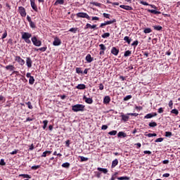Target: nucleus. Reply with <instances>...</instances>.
<instances>
[{
  "instance_id": "nucleus-26",
  "label": "nucleus",
  "mask_w": 180,
  "mask_h": 180,
  "mask_svg": "<svg viewBox=\"0 0 180 180\" xmlns=\"http://www.w3.org/2000/svg\"><path fill=\"white\" fill-rule=\"evenodd\" d=\"M124 41H127L128 44H130V43H131V39H130L129 37H124Z\"/></svg>"
},
{
  "instance_id": "nucleus-13",
  "label": "nucleus",
  "mask_w": 180,
  "mask_h": 180,
  "mask_svg": "<svg viewBox=\"0 0 180 180\" xmlns=\"http://www.w3.org/2000/svg\"><path fill=\"white\" fill-rule=\"evenodd\" d=\"M84 29L85 30H86V29H96V25H91V24L87 23L86 25V27H84Z\"/></svg>"
},
{
  "instance_id": "nucleus-37",
  "label": "nucleus",
  "mask_w": 180,
  "mask_h": 180,
  "mask_svg": "<svg viewBox=\"0 0 180 180\" xmlns=\"http://www.w3.org/2000/svg\"><path fill=\"white\" fill-rule=\"evenodd\" d=\"M115 22H116V19H113L110 21H106L105 23H106V25H112V23H115Z\"/></svg>"
},
{
  "instance_id": "nucleus-56",
  "label": "nucleus",
  "mask_w": 180,
  "mask_h": 180,
  "mask_svg": "<svg viewBox=\"0 0 180 180\" xmlns=\"http://www.w3.org/2000/svg\"><path fill=\"white\" fill-rule=\"evenodd\" d=\"M6 36H8V32H5L3 34L1 39H6Z\"/></svg>"
},
{
  "instance_id": "nucleus-15",
  "label": "nucleus",
  "mask_w": 180,
  "mask_h": 180,
  "mask_svg": "<svg viewBox=\"0 0 180 180\" xmlns=\"http://www.w3.org/2000/svg\"><path fill=\"white\" fill-rule=\"evenodd\" d=\"M86 61H87V63H92V61H94V58L91 56V54H88L86 56Z\"/></svg>"
},
{
  "instance_id": "nucleus-54",
  "label": "nucleus",
  "mask_w": 180,
  "mask_h": 180,
  "mask_svg": "<svg viewBox=\"0 0 180 180\" xmlns=\"http://www.w3.org/2000/svg\"><path fill=\"white\" fill-rule=\"evenodd\" d=\"M140 4H141V5H144L145 6H148V5H150L146 1H141Z\"/></svg>"
},
{
  "instance_id": "nucleus-9",
  "label": "nucleus",
  "mask_w": 180,
  "mask_h": 180,
  "mask_svg": "<svg viewBox=\"0 0 180 180\" xmlns=\"http://www.w3.org/2000/svg\"><path fill=\"white\" fill-rule=\"evenodd\" d=\"M32 63H33V61H32V58H30L29 57L26 58V64H27V67H28V68H32Z\"/></svg>"
},
{
  "instance_id": "nucleus-25",
  "label": "nucleus",
  "mask_w": 180,
  "mask_h": 180,
  "mask_svg": "<svg viewBox=\"0 0 180 180\" xmlns=\"http://www.w3.org/2000/svg\"><path fill=\"white\" fill-rule=\"evenodd\" d=\"M148 12L153 13L154 15H160V13H161V12L157 11L156 10H148Z\"/></svg>"
},
{
  "instance_id": "nucleus-24",
  "label": "nucleus",
  "mask_w": 180,
  "mask_h": 180,
  "mask_svg": "<svg viewBox=\"0 0 180 180\" xmlns=\"http://www.w3.org/2000/svg\"><path fill=\"white\" fill-rule=\"evenodd\" d=\"M118 137H127V134L123 131H120L117 134Z\"/></svg>"
},
{
  "instance_id": "nucleus-20",
  "label": "nucleus",
  "mask_w": 180,
  "mask_h": 180,
  "mask_svg": "<svg viewBox=\"0 0 180 180\" xmlns=\"http://www.w3.org/2000/svg\"><path fill=\"white\" fill-rule=\"evenodd\" d=\"M55 6L57 5H64V0H56V1L54 4Z\"/></svg>"
},
{
  "instance_id": "nucleus-29",
  "label": "nucleus",
  "mask_w": 180,
  "mask_h": 180,
  "mask_svg": "<svg viewBox=\"0 0 180 180\" xmlns=\"http://www.w3.org/2000/svg\"><path fill=\"white\" fill-rule=\"evenodd\" d=\"M29 84H30V85H33V84H34V77H33V76L30 77Z\"/></svg>"
},
{
  "instance_id": "nucleus-35",
  "label": "nucleus",
  "mask_w": 180,
  "mask_h": 180,
  "mask_svg": "<svg viewBox=\"0 0 180 180\" xmlns=\"http://www.w3.org/2000/svg\"><path fill=\"white\" fill-rule=\"evenodd\" d=\"M62 167L63 168H70V163L69 162H65L62 165Z\"/></svg>"
},
{
  "instance_id": "nucleus-43",
  "label": "nucleus",
  "mask_w": 180,
  "mask_h": 180,
  "mask_svg": "<svg viewBox=\"0 0 180 180\" xmlns=\"http://www.w3.org/2000/svg\"><path fill=\"white\" fill-rule=\"evenodd\" d=\"M162 141H164L163 138H158L155 141V143H161Z\"/></svg>"
},
{
  "instance_id": "nucleus-57",
  "label": "nucleus",
  "mask_w": 180,
  "mask_h": 180,
  "mask_svg": "<svg viewBox=\"0 0 180 180\" xmlns=\"http://www.w3.org/2000/svg\"><path fill=\"white\" fill-rule=\"evenodd\" d=\"M11 155H15V154H18V150H15L13 152L10 153Z\"/></svg>"
},
{
  "instance_id": "nucleus-45",
  "label": "nucleus",
  "mask_w": 180,
  "mask_h": 180,
  "mask_svg": "<svg viewBox=\"0 0 180 180\" xmlns=\"http://www.w3.org/2000/svg\"><path fill=\"white\" fill-rule=\"evenodd\" d=\"M171 136H172V132H169V131H166L165 132V136L166 137H171Z\"/></svg>"
},
{
  "instance_id": "nucleus-61",
  "label": "nucleus",
  "mask_w": 180,
  "mask_h": 180,
  "mask_svg": "<svg viewBox=\"0 0 180 180\" xmlns=\"http://www.w3.org/2000/svg\"><path fill=\"white\" fill-rule=\"evenodd\" d=\"M103 88H104L103 84H100V85H99V89H100L101 91H103Z\"/></svg>"
},
{
  "instance_id": "nucleus-33",
  "label": "nucleus",
  "mask_w": 180,
  "mask_h": 180,
  "mask_svg": "<svg viewBox=\"0 0 180 180\" xmlns=\"http://www.w3.org/2000/svg\"><path fill=\"white\" fill-rule=\"evenodd\" d=\"M108 134L110 136H116V134H117V131H115V130L111 131L108 132Z\"/></svg>"
},
{
  "instance_id": "nucleus-59",
  "label": "nucleus",
  "mask_w": 180,
  "mask_h": 180,
  "mask_svg": "<svg viewBox=\"0 0 180 180\" xmlns=\"http://www.w3.org/2000/svg\"><path fill=\"white\" fill-rule=\"evenodd\" d=\"M164 112V109L162 108H160L158 109V113H163Z\"/></svg>"
},
{
  "instance_id": "nucleus-47",
  "label": "nucleus",
  "mask_w": 180,
  "mask_h": 180,
  "mask_svg": "<svg viewBox=\"0 0 180 180\" xmlns=\"http://www.w3.org/2000/svg\"><path fill=\"white\" fill-rule=\"evenodd\" d=\"M172 113H174V115H178L179 113V112L178 111V110L176 109H173L172 111H171Z\"/></svg>"
},
{
  "instance_id": "nucleus-18",
  "label": "nucleus",
  "mask_w": 180,
  "mask_h": 180,
  "mask_svg": "<svg viewBox=\"0 0 180 180\" xmlns=\"http://www.w3.org/2000/svg\"><path fill=\"white\" fill-rule=\"evenodd\" d=\"M6 70H8V71H13V70H15V66L13 65H7L6 66Z\"/></svg>"
},
{
  "instance_id": "nucleus-41",
  "label": "nucleus",
  "mask_w": 180,
  "mask_h": 180,
  "mask_svg": "<svg viewBox=\"0 0 180 180\" xmlns=\"http://www.w3.org/2000/svg\"><path fill=\"white\" fill-rule=\"evenodd\" d=\"M103 15L104 16V18H106V19H110V14H108L106 13H103Z\"/></svg>"
},
{
  "instance_id": "nucleus-34",
  "label": "nucleus",
  "mask_w": 180,
  "mask_h": 180,
  "mask_svg": "<svg viewBox=\"0 0 180 180\" xmlns=\"http://www.w3.org/2000/svg\"><path fill=\"white\" fill-rule=\"evenodd\" d=\"M109 36H110V34L109 32H106L101 35V37H103V39H106V37H109Z\"/></svg>"
},
{
  "instance_id": "nucleus-5",
  "label": "nucleus",
  "mask_w": 180,
  "mask_h": 180,
  "mask_svg": "<svg viewBox=\"0 0 180 180\" xmlns=\"http://www.w3.org/2000/svg\"><path fill=\"white\" fill-rule=\"evenodd\" d=\"M15 61H17V63H19L20 65H25V60L20 58V56H15Z\"/></svg>"
},
{
  "instance_id": "nucleus-38",
  "label": "nucleus",
  "mask_w": 180,
  "mask_h": 180,
  "mask_svg": "<svg viewBox=\"0 0 180 180\" xmlns=\"http://www.w3.org/2000/svg\"><path fill=\"white\" fill-rule=\"evenodd\" d=\"M25 103H26V105H27V107L29 109H33V105H32V103L30 101H28Z\"/></svg>"
},
{
  "instance_id": "nucleus-12",
  "label": "nucleus",
  "mask_w": 180,
  "mask_h": 180,
  "mask_svg": "<svg viewBox=\"0 0 180 180\" xmlns=\"http://www.w3.org/2000/svg\"><path fill=\"white\" fill-rule=\"evenodd\" d=\"M111 53L113 54V56H117V54H119V49H116V47H112L111 49Z\"/></svg>"
},
{
  "instance_id": "nucleus-1",
  "label": "nucleus",
  "mask_w": 180,
  "mask_h": 180,
  "mask_svg": "<svg viewBox=\"0 0 180 180\" xmlns=\"http://www.w3.org/2000/svg\"><path fill=\"white\" fill-rule=\"evenodd\" d=\"M30 37H32V34L29 32H22V39L27 43V44H30L32 41H30Z\"/></svg>"
},
{
  "instance_id": "nucleus-14",
  "label": "nucleus",
  "mask_w": 180,
  "mask_h": 180,
  "mask_svg": "<svg viewBox=\"0 0 180 180\" xmlns=\"http://www.w3.org/2000/svg\"><path fill=\"white\" fill-rule=\"evenodd\" d=\"M110 102V97L109 96H105L103 99V103L108 105Z\"/></svg>"
},
{
  "instance_id": "nucleus-3",
  "label": "nucleus",
  "mask_w": 180,
  "mask_h": 180,
  "mask_svg": "<svg viewBox=\"0 0 180 180\" xmlns=\"http://www.w3.org/2000/svg\"><path fill=\"white\" fill-rule=\"evenodd\" d=\"M34 46H36L37 47H40V46H41V41L40 40H38L37 39V37H33L32 39H31Z\"/></svg>"
},
{
  "instance_id": "nucleus-7",
  "label": "nucleus",
  "mask_w": 180,
  "mask_h": 180,
  "mask_svg": "<svg viewBox=\"0 0 180 180\" xmlns=\"http://www.w3.org/2000/svg\"><path fill=\"white\" fill-rule=\"evenodd\" d=\"M18 11L21 16H22L23 18L26 16V10L22 6L18 7Z\"/></svg>"
},
{
  "instance_id": "nucleus-27",
  "label": "nucleus",
  "mask_w": 180,
  "mask_h": 180,
  "mask_svg": "<svg viewBox=\"0 0 180 180\" xmlns=\"http://www.w3.org/2000/svg\"><path fill=\"white\" fill-rule=\"evenodd\" d=\"M117 179H118V180H130V177L121 176V177H117Z\"/></svg>"
},
{
  "instance_id": "nucleus-49",
  "label": "nucleus",
  "mask_w": 180,
  "mask_h": 180,
  "mask_svg": "<svg viewBox=\"0 0 180 180\" xmlns=\"http://www.w3.org/2000/svg\"><path fill=\"white\" fill-rule=\"evenodd\" d=\"M39 50V51H46V50H47V46L41 47Z\"/></svg>"
},
{
  "instance_id": "nucleus-10",
  "label": "nucleus",
  "mask_w": 180,
  "mask_h": 180,
  "mask_svg": "<svg viewBox=\"0 0 180 180\" xmlns=\"http://www.w3.org/2000/svg\"><path fill=\"white\" fill-rule=\"evenodd\" d=\"M120 7L122 9H125V11H133V7L129 6L120 5Z\"/></svg>"
},
{
  "instance_id": "nucleus-31",
  "label": "nucleus",
  "mask_w": 180,
  "mask_h": 180,
  "mask_svg": "<svg viewBox=\"0 0 180 180\" xmlns=\"http://www.w3.org/2000/svg\"><path fill=\"white\" fill-rule=\"evenodd\" d=\"M151 117H154V115H153V113H149L144 117V119H151Z\"/></svg>"
},
{
  "instance_id": "nucleus-50",
  "label": "nucleus",
  "mask_w": 180,
  "mask_h": 180,
  "mask_svg": "<svg viewBox=\"0 0 180 180\" xmlns=\"http://www.w3.org/2000/svg\"><path fill=\"white\" fill-rule=\"evenodd\" d=\"M91 5H94L95 6H101V3H98V2H92L91 3Z\"/></svg>"
},
{
  "instance_id": "nucleus-48",
  "label": "nucleus",
  "mask_w": 180,
  "mask_h": 180,
  "mask_svg": "<svg viewBox=\"0 0 180 180\" xmlns=\"http://www.w3.org/2000/svg\"><path fill=\"white\" fill-rule=\"evenodd\" d=\"M77 28H70L69 30V32H72V33H77Z\"/></svg>"
},
{
  "instance_id": "nucleus-4",
  "label": "nucleus",
  "mask_w": 180,
  "mask_h": 180,
  "mask_svg": "<svg viewBox=\"0 0 180 180\" xmlns=\"http://www.w3.org/2000/svg\"><path fill=\"white\" fill-rule=\"evenodd\" d=\"M77 18H84L85 19H88V20H91V17L86 13H77Z\"/></svg>"
},
{
  "instance_id": "nucleus-62",
  "label": "nucleus",
  "mask_w": 180,
  "mask_h": 180,
  "mask_svg": "<svg viewBox=\"0 0 180 180\" xmlns=\"http://www.w3.org/2000/svg\"><path fill=\"white\" fill-rule=\"evenodd\" d=\"M143 153L144 154H151V151H150V150H145V151H143Z\"/></svg>"
},
{
  "instance_id": "nucleus-2",
  "label": "nucleus",
  "mask_w": 180,
  "mask_h": 180,
  "mask_svg": "<svg viewBox=\"0 0 180 180\" xmlns=\"http://www.w3.org/2000/svg\"><path fill=\"white\" fill-rule=\"evenodd\" d=\"M85 109V105L82 104H76L72 106V110L73 112H84Z\"/></svg>"
},
{
  "instance_id": "nucleus-11",
  "label": "nucleus",
  "mask_w": 180,
  "mask_h": 180,
  "mask_svg": "<svg viewBox=\"0 0 180 180\" xmlns=\"http://www.w3.org/2000/svg\"><path fill=\"white\" fill-rule=\"evenodd\" d=\"M83 99H84L86 103L91 104V103H93V102H94V100H92V98H87L85 96L83 97Z\"/></svg>"
},
{
  "instance_id": "nucleus-55",
  "label": "nucleus",
  "mask_w": 180,
  "mask_h": 180,
  "mask_svg": "<svg viewBox=\"0 0 180 180\" xmlns=\"http://www.w3.org/2000/svg\"><path fill=\"white\" fill-rule=\"evenodd\" d=\"M139 45V41H135L131 44V46H138Z\"/></svg>"
},
{
  "instance_id": "nucleus-30",
  "label": "nucleus",
  "mask_w": 180,
  "mask_h": 180,
  "mask_svg": "<svg viewBox=\"0 0 180 180\" xmlns=\"http://www.w3.org/2000/svg\"><path fill=\"white\" fill-rule=\"evenodd\" d=\"M153 29L155 30L160 31V30H162V27H161L160 25H155V26H153Z\"/></svg>"
},
{
  "instance_id": "nucleus-51",
  "label": "nucleus",
  "mask_w": 180,
  "mask_h": 180,
  "mask_svg": "<svg viewBox=\"0 0 180 180\" xmlns=\"http://www.w3.org/2000/svg\"><path fill=\"white\" fill-rule=\"evenodd\" d=\"M76 72H77V74H82V71L81 70V68H76Z\"/></svg>"
},
{
  "instance_id": "nucleus-64",
  "label": "nucleus",
  "mask_w": 180,
  "mask_h": 180,
  "mask_svg": "<svg viewBox=\"0 0 180 180\" xmlns=\"http://www.w3.org/2000/svg\"><path fill=\"white\" fill-rule=\"evenodd\" d=\"M92 20H99L98 17H92Z\"/></svg>"
},
{
  "instance_id": "nucleus-40",
  "label": "nucleus",
  "mask_w": 180,
  "mask_h": 180,
  "mask_svg": "<svg viewBox=\"0 0 180 180\" xmlns=\"http://www.w3.org/2000/svg\"><path fill=\"white\" fill-rule=\"evenodd\" d=\"M19 176H22L23 178H28L29 179L32 178L29 174H20Z\"/></svg>"
},
{
  "instance_id": "nucleus-58",
  "label": "nucleus",
  "mask_w": 180,
  "mask_h": 180,
  "mask_svg": "<svg viewBox=\"0 0 180 180\" xmlns=\"http://www.w3.org/2000/svg\"><path fill=\"white\" fill-rule=\"evenodd\" d=\"M127 115L129 116H139L138 113H128Z\"/></svg>"
},
{
  "instance_id": "nucleus-60",
  "label": "nucleus",
  "mask_w": 180,
  "mask_h": 180,
  "mask_svg": "<svg viewBox=\"0 0 180 180\" xmlns=\"http://www.w3.org/2000/svg\"><path fill=\"white\" fill-rule=\"evenodd\" d=\"M108 129V125H103L102 127H101V129L102 130H106Z\"/></svg>"
},
{
  "instance_id": "nucleus-39",
  "label": "nucleus",
  "mask_w": 180,
  "mask_h": 180,
  "mask_svg": "<svg viewBox=\"0 0 180 180\" xmlns=\"http://www.w3.org/2000/svg\"><path fill=\"white\" fill-rule=\"evenodd\" d=\"M129 99H131V95H128L124 98V102L129 101Z\"/></svg>"
},
{
  "instance_id": "nucleus-22",
  "label": "nucleus",
  "mask_w": 180,
  "mask_h": 180,
  "mask_svg": "<svg viewBox=\"0 0 180 180\" xmlns=\"http://www.w3.org/2000/svg\"><path fill=\"white\" fill-rule=\"evenodd\" d=\"M76 88L77 89H85V88H86V86H85V84H78Z\"/></svg>"
},
{
  "instance_id": "nucleus-17",
  "label": "nucleus",
  "mask_w": 180,
  "mask_h": 180,
  "mask_svg": "<svg viewBox=\"0 0 180 180\" xmlns=\"http://www.w3.org/2000/svg\"><path fill=\"white\" fill-rule=\"evenodd\" d=\"M122 117V120H123L124 122H127V120H129V115H121Z\"/></svg>"
},
{
  "instance_id": "nucleus-36",
  "label": "nucleus",
  "mask_w": 180,
  "mask_h": 180,
  "mask_svg": "<svg viewBox=\"0 0 180 180\" xmlns=\"http://www.w3.org/2000/svg\"><path fill=\"white\" fill-rule=\"evenodd\" d=\"M156 126H157V122H155L149 123V127H156Z\"/></svg>"
},
{
  "instance_id": "nucleus-16",
  "label": "nucleus",
  "mask_w": 180,
  "mask_h": 180,
  "mask_svg": "<svg viewBox=\"0 0 180 180\" xmlns=\"http://www.w3.org/2000/svg\"><path fill=\"white\" fill-rule=\"evenodd\" d=\"M31 2V6L34 11H37V6H36V4L34 3V0H30Z\"/></svg>"
},
{
  "instance_id": "nucleus-52",
  "label": "nucleus",
  "mask_w": 180,
  "mask_h": 180,
  "mask_svg": "<svg viewBox=\"0 0 180 180\" xmlns=\"http://www.w3.org/2000/svg\"><path fill=\"white\" fill-rule=\"evenodd\" d=\"M0 165H6V163L5 162V160L4 159H1L0 160Z\"/></svg>"
},
{
  "instance_id": "nucleus-6",
  "label": "nucleus",
  "mask_w": 180,
  "mask_h": 180,
  "mask_svg": "<svg viewBox=\"0 0 180 180\" xmlns=\"http://www.w3.org/2000/svg\"><path fill=\"white\" fill-rule=\"evenodd\" d=\"M100 47V56H103L105 54V51L106 50V46L103 44L99 45Z\"/></svg>"
},
{
  "instance_id": "nucleus-32",
  "label": "nucleus",
  "mask_w": 180,
  "mask_h": 180,
  "mask_svg": "<svg viewBox=\"0 0 180 180\" xmlns=\"http://www.w3.org/2000/svg\"><path fill=\"white\" fill-rule=\"evenodd\" d=\"M43 124H44L43 129H44V130H46V127H47V124H49V121L44 120Z\"/></svg>"
},
{
  "instance_id": "nucleus-23",
  "label": "nucleus",
  "mask_w": 180,
  "mask_h": 180,
  "mask_svg": "<svg viewBox=\"0 0 180 180\" xmlns=\"http://www.w3.org/2000/svg\"><path fill=\"white\" fill-rule=\"evenodd\" d=\"M50 154H51V151L50 150H46L45 152H44L41 155V157H47L48 155H50Z\"/></svg>"
},
{
  "instance_id": "nucleus-8",
  "label": "nucleus",
  "mask_w": 180,
  "mask_h": 180,
  "mask_svg": "<svg viewBox=\"0 0 180 180\" xmlns=\"http://www.w3.org/2000/svg\"><path fill=\"white\" fill-rule=\"evenodd\" d=\"M53 44L54 46H60V44H61V39L58 37H55Z\"/></svg>"
},
{
  "instance_id": "nucleus-44",
  "label": "nucleus",
  "mask_w": 180,
  "mask_h": 180,
  "mask_svg": "<svg viewBox=\"0 0 180 180\" xmlns=\"http://www.w3.org/2000/svg\"><path fill=\"white\" fill-rule=\"evenodd\" d=\"M144 33L147 34V33H151V28H146L144 30Z\"/></svg>"
},
{
  "instance_id": "nucleus-42",
  "label": "nucleus",
  "mask_w": 180,
  "mask_h": 180,
  "mask_svg": "<svg viewBox=\"0 0 180 180\" xmlns=\"http://www.w3.org/2000/svg\"><path fill=\"white\" fill-rule=\"evenodd\" d=\"M79 158H80L82 162L88 161V158H85L84 156H79Z\"/></svg>"
},
{
  "instance_id": "nucleus-53",
  "label": "nucleus",
  "mask_w": 180,
  "mask_h": 180,
  "mask_svg": "<svg viewBox=\"0 0 180 180\" xmlns=\"http://www.w3.org/2000/svg\"><path fill=\"white\" fill-rule=\"evenodd\" d=\"M39 168H40V165H35L31 167L32 169H39Z\"/></svg>"
},
{
  "instance_id": "nucleus-63",
  "label": "nucleus",
  "mask_w": 180,
  "mask_h": 180,
  "mask_svg": "<svg viewBox=\"0 0 180 180\" xmlns=\"http://www.w3.org/2000/svg\"><path fill=\"white\" fill-rule=\"evenodd\" d=\"M172 105H174V103H172V101H170L169 102V108H172Z\"/></svg>"
},
{
  "instance_id": "nucleus-21",
  "label": "nucleus",
  "mask_w": 180,
  "mask_h": 180,
  "mask_svg": "<svg viewBox=\"0 0 180 180\" xmlns=\"http://www.w3.org/2000/svg\"><path fill=\"white\" fill-rule=\"evenodd\" d=\"M98 171H100L101 172H103V174H108V169H103L102 167H98Z\"/></svg>"
},
{
  "instance_id": "nucleus-28",
  "label": "nucleus",
  "mask_w": 180,
  "mask_h": 180,
  "mask_svg": "<svg viewBox=\"0 0 180 180\" xmlns=\"http://www.w3.org/2000/svg\"><path fill=\"white\" fill-rule=\"evenodd\" d=\"M131 56V51H127L124 52V57H129Z\"/></svg>"
},
{
  "instance_id": "nucleus-46",
  "label": "nucleus",
  "mask_w": 180,
  "mask_h": 180,
  "mask_svg": "<svg viewBox=\"0 0 180 180\" xmlns=\"http://www.w3.org/2000/svg\"><path fill=\"white\" fill-rule=\"evenodd\" d=\"M30 27H32V29H34V27H36V25L34 24V22H33L32 21H31L30 22Z\"/></svg>"
},
{
  "instance_id": "nucleus-19",
  "label": "nucleus",
  "mask_w": 180,
  "mask_h": 180,
  "mask_svg": "<svg viewBox=\"0 0 180 180\" xmlns=\"http://www.w3.org/2000/svg\"><path fill=\"white\" fill-rule=\"evenodd\" d=\"M118 164H119V160H117V159H115L112 162L111 168H115V167H116V165H117Z\"/></svg>"
}]
</instances>
